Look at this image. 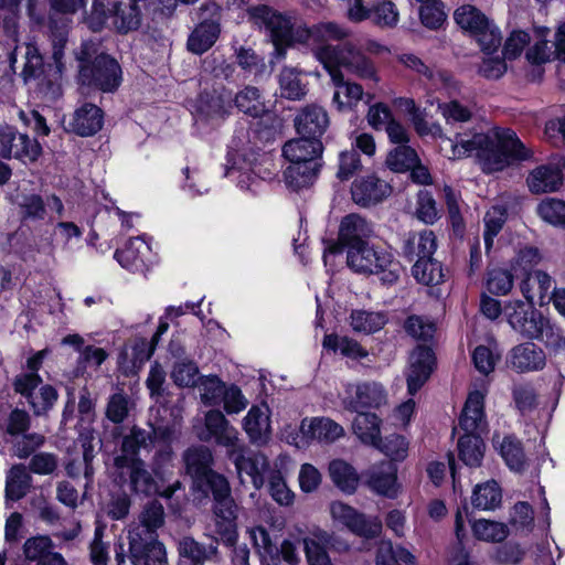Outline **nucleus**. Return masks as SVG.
Returning <instances> with one entry per match:
<instances>
[{
    "mask_svg": "<svg viewBox=\"0 0 565 565\" xmlns=\"http://www.w3.org/2000/svg\"><path fill=\"white\" fill-rule=\"evenodd\" d=\"M184 180L181 189L191 198L200 196L210 191V182L199 168L185 167L182 170Z\"/></svg>",
    "mask_w": 565,
    "mask_h": 565,
    "instance_id": "61",
    "label": "nucleus"
},
{
    "mask_svg": "<svg viewBox=\"0 0 565 565\" xmlns=\"http://www.w3.org/2000/svg\"><path fill=\"white\" fill-rule=\"evenodd\" d=\"M52 61L44 63L43 55L36 43H25L24 65L21 76L24 83L38 81V85L46 94L56 95L60 90V82L65 70L64 49L67 42L64 33L52 34Z\"/></svg>",
    "mask_w": 565,
    "mask_h": 565,
    "instance_id": "3",
    "label": "nucleus"
},
{
    "mask_svg": "<svg viewBox=\"0 0 565 565\" xmlns=\"http://www.w3.org/2000/svg\"><path fill=\"white\" fill-rule=\"evenodd\" d=\"M366 484L375 493L394 499L399 493L397 467L390 461H383L370 467L365 472Z\"/></svg>",
    "mask_w": 565,
    "mask_h": 565,
    "instance_id": "19",
    "label": "nucleus"
},
{
    "mask_svg": "<svg viewBox=\"0 0 565 565\" xmlns=\"http://www.w3.org/2000/svg\"><path fill=\"white\" fill-rule=\"evenodd\" d=\"M103 121V110L94 104L84 103L74 111L70 126L76 135L88 137L102 129Z\"/></svg>",
    "mask_w": 565,
    "mask_h": 565,
    "instance_id": "31",
    "label": "nucleus"
},
{
    "mask_svg": "<svg viewBox=\"0 0 565 565\" xmlns=\"http://www.w3.org/2000/svg\"><path fill=\"white\" fill-rule=\"evenodd\" d=\"M322 149L320 139L300 136L285 143L282 154L289 162L319 166Z\"/></svg>",
    "mask_w": 565,
    "mask_h": 565,
    "instance_id": "30",
    "label": "nucleus"
},
{
    "mask_svg": "<svg viewBox=\"0 0 565 565\" xmlns=\"http://www.w3.org/2000/svg\"><path fill=\"white\" fill-rule=\"evenodd\" d=\"M437 248L436 236L431 231L411 233L403 242L402 254L408 259L433 256Z\"/></svg>",
    "mask_w": 565,
    "mask_h": 565,
    "instance_id": "35",
    "label": "nucleus"
},
{
    "mask_svg": "<svg viewBox=\"0 0 565 565\" xmlns=\"http://www.w3.org/2000/svg\"><path fill=\"white\" fill-rule=\"evenodd\" d=\"M12 444V454L19 458H28L35 449L44 443V437L40 434L23 433L15 437H4L3 443L0 441V454H7V444Z\"/></svg>",
    "mask_w": 565,
    "mask_h": 565,
    "instance_id": "47",
    "label": "nucleus"
},
{
    "mask_svg": "<svg viewBox=\"0 0 565 565\" xmlns=\"http://www.w3.org/2000/svg\"><path fill=\"white\" fill-rule=\"evenodd\" d=\"M537 213L546 223L565 227V201L545 199L537 205Z\"/></svg>",
    "mask_w": 565,
    "mask_h": 565,
    "instance_id": "64",
    "label": "nucleus"
},
{
    "mask_svg": "<svg viewBox=\"0 0 565 565\" xmlns=\"http://www.w3.org/2000/svg\"><path fill=\"white\" fill-rule=\"evenodd\" d=\"M416 565V557L407 548L392 542H381L376 553V565Z\"/></svg>",
    "mask_w": 565,
    "mask_h": 565,
    "instance_id": "53",
    "label": "nucleus"
},
{
    "mask_svg": "<svg viewBox=\"0 0 565 565\" xmlns=\"http://www.w3.org/2000/svg\"><path fill=\"white\" fill-rule=\"evenodd\" d=\"M508 323L523 338L534 340L537 337L545 316L535 310L533 305H526L522 300L509 301L504 307Z\"/></svg>",
    "mask_w": 565,
    "mask_h": 565,
    "instance_id": "16",
    "label": "nucleus"
},
{
    "mask_svg": "<svg viewBox=\"0 0 565 565\" xmlns=\"http://www.w3.org/2000/svg\"><path fill=\"white\" fill-rule=\"evenodd\" d=\"M471 530L477 540L484 542H502L509 535L507 524L487 519H478L471 522Z\"/></svg>",
    "mask_w": 565,
    "mask_h": 565,
    "instance_id": "56",
    "label": "nucleus"
},
{
    "mask_svg": "<svg viewBox=\"0 0 565 565\" xmlns=\"http://www.w3.org/2000/svg\"><path fill=\"white\" fill-rule=\"evenodd\" d=\"M54 550V543L47 535H38L28 539L23 544V554L30 562L40 564L41 559L51 554Z\"/></svg>",
    "mask_w": 565,
    "mask_h": 565,
    "instance_id": "63",
    "label": "nucleus"
},
{
    "mask_svg": "<svg viewBox=\"0 0 565 565\" xmlns=\"http://www.w3.org/2000/svg\"><path fill=\"white\" fill-rule=\"evenodd\" d=\"M381 418L374 413H359L353 420V433L365 445L380 447Z\"/></svg>",
    "mask_w": 565,
    "mask_h": 565,
    "instance_id": "37",
    "label": "nucleus"
},
{
    "mask_svg": "<svg viewBox=\"0 0 565 565\" xmlns=\"http://www.w3.org/2000/svg\"><path fill=\"white\" fill-rule=\"evenodd\" d=\"M298 44L310 47L316 58L324 66L320 51L327 49L341 50L342 44H330L331 41H340L348 36V32L334 22H320L311 28L301 25L297 33Z\"/></svg>",
    "mask_w": 565,
    "mask_h": 565,
    "instance_id": "10",
    "label": "nucleus"
},
{
    "mask_svg": "<svg viewBox=\"0 0 565 565\" xmlns=\"http://www.w3.org/2000/svg\"><path fill=\"white\" fill-rule=\"evenodd\" d=\"M454 19L461 29L468 31L471 35L490 22L479 9L471 4L459 7L454 13Z\"/></svg>",
    "mask_w": 565,
    "mask_h": 565,
    "instance_id": "58",
    "label": "nucleus"
},
{
    "mask_svg": "<svg viewBox=\"0 0 565 565\" xmlns=\"http://www.w3.org/2000/svg\"><path fill=\"white\" fill-rule=\"evenodd\" d=\"M79 63L78 81L82 85L93 86L104 93H113L120 86L121 67L108 54H97V44L84 42L76 52Z\"/></svg>",
    "mask_w": 565,
    "mask_h": 565,
    "instance_id": "4",
    "label": "nucleus"
},
{
    "mask_svg": "<svg viewBox=\"0 0 565 565\" xmlns=\"http://www.w3.org/2000/svg\"><path fill=\"white\" fill-rule=\"evenodd\" d=\"M398 61L406 68L416 72L417 74L426 77L438 88L446 89L449 94L451 92L457 90V83L454 78L445 73L437 72L435 73L428 65H426L417 55L412 53L401 54L398 56Z\"/></svg>",
    "mask_w": 565,
    "mask_h": 565,
    "instance_id": "33",
    "label": "nucleus"
},
{
    "mask_svg": "<svg viewBox=\"0 0 565 565\" xmlns=\"http://www.w3.org/2000/svg\"><path fill=\"white\" fill-rule=\"evenodd\" d=\"M511 366L519 373L541 371L546 365V354L533 342L515 345L510 352Z\"/></svg>",
    "mask_w": 565,
    "mask_h": 565,
    "instance_id": "27",
    "label": "nucleus"
},
{
    "mask_svg": "<svg viewBox=\"0 0 565 565\" xmlns=\"http://www.w3.org/2000/svg\"><path fill=\"white\" fill-rule=\"evenodd\" d=\"M329 473L333 483L343 492L355 491L359 477L354 468L341 459H335L329 465Z\"/></svg>",
    "mask_w": 565,
    "mask_h": 565,
    "instance_id": "49",
    "label": "nucleus"
},
{
    "mask_svg": "<svg viewBox=\"0 0 565 565\" xmlns=\"http://www.w3.org/2000/svg\"><path fill=\"white\" fill-rule=\"evenodd\" d=\"M31 477L22 465L13 466L6 480V505L10 508V501L22 499L30 488Z\"/></svg>",
    "mask_w": 565,
    "mask_h": 565,
    "instance_id": "44",
    "label": "nucleus"
},
{
    "mask_svg": "<svg viewBox=\"0 0 565 565\" xmlns=\"http://www.w3.org/2000/svg\"><path fill=\"white\" fill-rule=\"evenodd\" d=\"M237 109L250 117L258 118L267 113L265 100L255 86L247 85L234 98Z\"/></svg>",
    "mask_w": 565,
    "mask_h": 565,
    "instance_id": "42",
    "label": "nucleus"
},
{
    "mask_svg": "<svg viewBox=\"0 0 565 565\" xmlns=\"http://www.w3.org/2000/svg\"><path fill=\"white\" fill-rule=\"evenodd\" d=\"M220 32L218 23L214 21L201 22L188 39L189 51L195 54H203L215 43Z\"/></svg>",
    "mask_w": 565,
    "mask_h": 565,
    "instance_id": "40",
    "label": "nucleus"
},
{
    "mask_svg": "<svg viewBox=\"0 0 565 565\" xmlns=\"http://www.w3.org/2000/svg\"><path fill=\"white\" fill-rule=\"evenodd\" d=\"M564 160L565 158H559L557 162L542 164L532 170L526 179L530 191L537 194L557 191L563 184Z\"/></svg>",
    "mask_w": 565,
    "mask_h": 565,
    "instance_id": "21",
    "label": "nucleus"
},
{
    "mask_svg": "<svg viewBox=\"0 0 565 565\" xmlns=\"http://www.w3.org/2000/svg\"><path fill=\"white\" fill-rule=\"evenodd\" d=\"M458 451L459 458L465 465L478 467L483 458V440L475 433H466L458 440Z\"/></svg>",
    "mask_w": 565,
    "mask_h": 565,
    "instance_id": "48",
    "label": "nucleus"
},
{
    "mask_svg": "<svg viewBox=\"0 0 565 565\" xmlns=\"http://www.w3.org/2000/svg\"><path fill=\"white\" fill-rule=\"evenodd\" d=\"M534 340L543 342L554 354L565 352V331L547 317L544 318Z\"/></svg>",
    "mask_w": 565,
    "mask_h": 565,
    "instance_id": "55",
    "label": "nucleus"
},
{
    "mask_svg": "<svg viewBox=\"0 0 565 565\" xmlns=\"http://www.w3.org/2000/svg\"><path fill=\"white\" fill-rule=\"evenodd\" d=\"M248 15L253 24L264 32L274 45L271 63L284 60L287 49L298 44L297 33L301 24H297L291 14L268 6H257L248 9Z\"/></svg>",
    "mask_w": 565,
    "mask_h": 565,
    "instance_id": "6",
    "label": "nucleus"
},
{
    "mask_svg": "<svg viewBox=\"0 0 565 565\" xmlns=\"http://www.w3.org/2000/svg\"><path fill=\"white\" fill-rule=\"evenodd\" d=\"M331 81L335 87L333 93L332 103L338 110H349L363 97V88L360 84L345 81L341 70H327Z\"/></svg>",
    "mask_w": 565,
    "mask_h": 565,
    "instance_id": "29",
    "label": "nucleus"
},
{
    "mask_svg": "<svg viewBox=\"0 0 565 565\" xmlns=\"http://www.w3.org/2000/svg\"><path fill=\"white\" fill-rule=\"evenodd\" d=\"M232 96L222 92L201 93L193 105V117L196 122L217 125L225 120L232 111Z\"/></svg>",
    "mask_w": 565,
    "mask_h": 565,
    "instance_id": "13",
    "label": "nucleus"
},
{
    "mask_svg": "<svg viewBox=\"0 0 565 565\" xmlns=\"http://www.w3.org/2000/svg\"><path fill=\"white\" fill-rule=\"evenodd\" d=\"M243 428L252 444H267L271 436L269 406L266 403L253 405L243 419Z\"/></svg>",
    "mask_w": 565,
    "mask_h": 565,
    "instance_id": "22",
    "label": "nucleus"
},
{
    "mask_svg": "<svg viewBox=\"0 0 565 565\" xmlns=\"http://www.w3.org/2000/svg\"><path fill=\"white\" fill-rule=\"evenodd\" d=\"M386 403L384 387L376 382L348 384L342 404L345 409L363 413L364 408H379Z\"/></svg>",
    "mask_w": 565,
    "mask_h": 565,
    "instance_id": "15",
    "label": "nucleus"
},
{
    "mask_svg": "<svg viewBox=\"0 0 565 565\" xmlns=\"http://www.w3.org/2000/svg\"><path fill=\"white\" fill-rule=\"evenodd\" d=\"M107 6L103 0H94L92 12L87 18L89 29L93 31H100L108 18V13H111L114 19L113 23L118 32L127 33L136 30L141 22V12L138 3L131 2H114L111 8Z\"/></svg>",
    "mask_w": 565,
    "mask_h": 565,
    "instance_id": "9",
    "label": "nucleus"
},
{
    "mask_svg": "<svg viewBox=\"0 0 565 565\" xmlns=\"http://www.w3.org/2000/svg\"><path fill=\"white\" fill-rule=\"evenodd\" d=\"M163 524V505L157 500L147 502L138 516V522L132 524L128 532L130 551L135 556H140L145 551H149L156 565L168 564L166 548L158 540L157 533Z\"/></svg>",
    "mask_w": 565,
    "mask_h": 565,
    "instance_id": "5",
    "label": "nucleus"
},
{
    "mask_svg": "<svg viewBox=\"0 0 565 565\" xmlns=\"http://www.w3.org/2000/svg\"><path fill=\"white\" fill-rule=\"evenodd\" d=\"M502 491L495 480L478 483L471 494V504L477 510L492 511L501 504Z\"/></svg>",
    "mask_w": 565,
    "mask_h": 565,
    "instance_id": "39",
    "label": "nucleus"
},
{
    "mask_svg": "<svg viewBox=\"0 0 565 565\" xmlns=\"http://www.w3.org/2000/svg\"><path fill=\"white\" fill-rule=\"evenodd\" d=\"M39 374L18 375L14 380V390L24 396L35 415L47 412L57 399V392L51 385H42Z\"/></svg>",
    "mask_w": 565,
    "mask_h": 565,
    "instance_id": "14",
    "label": "nucleus"
},
{
    "mask_svg": "<svg viewBox=\"0 0 565 565\" xmlns=\"http://www.w3.org/2000/svg\"><path fill=\"white\" fill-rule=\"evenodd\" d=\"M153 445L152 435L145 429L134 427L126 435L121 443L120 455L116 458L126 457V459L141 460L138 454L141 449H148Z\"/></svg>",
    "mask_w": 565,
    "mask_h": 565,
    "instance_id": "45",
    "label": "nucleus"
},
{
    "mask_svg": "<svg viewBox=\"0 0 565 565\" xmlns=\"http://www.w3.org/2000/svg\"><path fill=\"white\" fill-rule=\"evenodd\" d=\"M414 278L426 286L438 285L444 281V271L441 264L433 256L416 259L412 267Z\"/></svg>",
    "mask_w": 565,
    "mask_h": 565,
    "instance_id": "52",
    "label": "nucleus"
},
{
    "mask_svg": "<svg viewBox=\"0 0 565 565\" xmlns=\"http://www.w3.org/2000/svg\"><path fill=\"white\" fill-rule=\"evenodd\" d=\"M154 349L156 345L146 338H137L121 350L118 364L126 372L137 370L151 358Z\"/></svg>",
    "mask_w": 565,
    "mask_h": 565,
    "instance_id": "34",
    "label": "nucleus"
},
{
    "mask_svg": "<svg viewBox=\"0 0 565 565\" xmlns=\"http://www.w3.org/2000/svg\"><path fill=\"white\" fill-rule=\"evenodd\" d=\"M492 443L511 470L521 472L526 468L522 444L515 436L494 434Z\"/></svg>",
    "mask_w": 565,
    "mask_h": 565,
    "instance_id": "32",
    "label": "nucleus"
},
{
    "mask_svg": "<svg viewBox=\"0 0 565 565\" xmlns=\"http://www.w3.org/2000/svg\"><path fill=\"white\" fill-rule=\"evenodd\" d=\"M20 4L0 3V44L13 47L9 56L10 63H17V49L20 39Z\"/></svg>",
    "mask_w": 565,
    "mask_h": 565,
    "instance_id": "25",
    "label": "nucleus"
},
{
    "mask_svg": "<svg viewBox=\"0 0 565 565\" xmlns=\"http://www.w3.org/2000/svg\"><path fill=\"white\" fill-rule=\"evenodd\" d=\"M236 510L232 497L214 501L215 530L221 540L228 546L236 543Z\"/></svg>",
    "mask_w": 565,
    "mask_h": 565,
    "instance_id": "26",
    "label": "nucleus"
},
{
    "mask_svg": "<svg viewBox=\"0 0 565 565\" xmlns=\"http://www.w3.org/2000/svg\"><path fill=\"white\" fill-rule=\"evenodd\" d=\"M295 126L300 136L320 139L329 126V116L318 105L303 107L295 118Z\"/></svg>",
    "mask_w": 565,
    "mask_h": 565,
    "instance_id": "28",
    "label": "nucleus"
},
{
    "mask_svg": "<svg viewBox=\"0 0 565 565\" xmlns=\"http://www.w3.org/2000/svg\"><path fill=\"white\" fill-rule=\"evenodd\" d=\"M248 537L263 562L278 564L279 550L276 542L264 526H254L247 530Z\"/></svg>",
    "mask_w": 565,
    "mask_h": 565,
    "instance_id": "43",
    "label": "nucleus"
},
{
    "mask_svg": "<svg viewBox=\"0 0 565 565\" xmlns=\"http://www.w3.org/2000/svg\"><path fill=\"white\" fill-rule=\"evenodd\" d=\"M347 264L358 274L376 275L385 285L395 284L402 266L387 249L367 243L348 248Z\"/></svg>",
    "mask_w": 565,
    "mask_h": 565,
    "instance_id": "7",
    "label": "nucleus"
},
{
    "mask_svg": "<svg viewBox=\"0 0 565 565\" xmlns=\"http://www.w3.org/2000/svg\"><path fill=\"white\" fill-rule=\"evenodd\" d=\"M114 462L116 468L128 470L130 488L136 493L151 495L158 492L161 497L170 499L175 491L181 488V482L175 481L163 491L159 492L157 482L152 475L147 470L143 460H127L126 457H122L115 458Z\"/></svg>",
    "mask_w": 565,
    "mask_h": 565,
    "instance_id": "12",
    "label": "nucleus"
},
{
    "mask_svg": "<svg viewBox=\"0 0 565 565\" xmlns=\"http://www.w3.org/2000/svg\"><path fill=\"white\" fill-rule=\"evenodd\" d=\"M183 460L188 473L194 479V483H199L204 476L212 471L213 456L206 447L189 448L183 455Z\"/></svg>",
    "mask_w": 565,
    "mask_h": 565,
    "instance_id": "38",
    "label": "nucleus"
},
{
    "mask_svg": "<svg viewBox=\"0 0 565 565\" xmlns=\"http://www.w3.org/2000/svg\"><path fill=\"white\" fill-rule=\"evenodd\" d=\"M451 148V159L475 154L486 173L502 171L516 161L532 157V152L509 128L495 127L488 134H458L456 140H447Z\"/></svg>",
    "mask_w": 565,
    "mask_h": 565,
    "instance_id": "1",
    "label": "nucleus"
},
{
    "mask_svg": "<svg viewBox=\"0 0 565 565\" xmlns=\"http://www.w3.org/2000/svg\"><path fill=\"white\" fill-rule=\"evenodd\" d=\"M319 166L289 162L284 171L285 182L291 190L298 191L315 181Z\"/></svg>",
    "mask_w": 565,
    "mask_h": 565,
    "instance_id": "46",
    "label": "nucleus"
},
{
    "mask_svg": "<svg viewBox=\"0 0 565 565\" xmlns=\"http://www.w3.org/2000/svg\"><path fill=\"white\" fill-rule=\"evenodd\" d=\"M235 57L237 65L256 79L263 77L267 72L264 57L250 47L239 46L235 49Z\"/></svg>",
    "mask_w": 565,
    "mask_h": 565,
    "instance_id": "60",
    "label": "nucleus"
},
{
    "mask_svg": "<svg viewBox=\"0 0 565 565\" xmlns=\"http://www.w3.org/2000/svg\"><path fill=\"white\" fill-rule=\"evenodd\" d=\"M299 429L307 441L320 444H332L344 435L343 427L329 417H306Z\"/></svg>",
    "mask_w": 565,
    "mask_h": 565,
    "instance_id": "23",
    "label": "nucleus"
},
{
    "mask_svg": "<svg viewBox=\"0 0 565 565\" xmlns=\"http://www.w3.org/2000/svg\"><path fill=\"white\" fill-rule=\"evenodd\" d=\"M330 513L334 522L345 526L355 535L373 539L382 531V522L379 518L366 516L341 501L330 504Z\"/></svg>",
    "mask_w": 565,
    "mask_h": 565,
    "instance_id": "11",
    "label": "nucleus"
},
{
    "mask_svg": "<svg viewBox=\"0 0 565 565\" xmlns=\"http://www.w3.org/2000/svg\"><path fill=\"white\" fill-rule=\"evenodd\" d=\"M178 551L181 557L191 562V565H204L217 553V544L203 545L191 536H184L179 541Z\"/></svg>",
    "mask_w": 565,
    "mask_h": 565,
    "instance_id": "41",
    "label": "nucleus"
},
{
    "mask_svg": "<svg viewBox=\"0 0 565 565\" xmlns=\"http://www.w3.org/2000/svg\"><path fill=\"white\" fill-rule=\"evenodd\" d=\"M279 87L281 96L291 99L300 100L307 94V84L300 77L297 68L286 66L279 74Z\"/></svg>",
    "mask_w": 565,
    "mask_h": 565,
    "instance_id": "50",
    "label": "nucleus"
},
{
    "mask_svg": "<svg viewBox=\"0 0 565 565\" xmlns=\"http://www.w3.org/2000/svg\"><path fill=\"white\" fill-rule=\"evenodd\" d=\"M320 56L324 61L326 70L343 67L360 79L371 81L374 84L380 82L375 63L350 42L343 43L341 50L327 49L320 51Z\"/></svg>",
    "mask_w": 565,
    "mask_h": 565,
    "instance_id": "8",
    "label": "nucleus"
},
{
    "mask_svg": "<svg viewBox=\"0 0 565 565\" xmlns=\"http://www.w3.org/2000/svg\"><path fill=\"white\" fill-rule=\"evenodd\" d=\"M200 439L204 441L214 440L217 445L232 449L231 458L242 483L244 482L243 476L246 475L250 478L255 489L258 490L264 486L266 473L269 470L267 457L259 451L236 450L238 431L230 425L220 411L206 413L205 430L200 434Z\"/></svg>",
    "mask_w": 565,
    "mask_h": 565,
    "instance_id": "2",
    "label": "nucleus"
},
{
    "mask_svg": "<svg viewBox=\"0 0 565 565\" xmlns=\"http://www.w3.org/2000/svg\"><path fill=\"white\" fill-rule=\"evenodd\" d=\"M374 225L364 216L351 213L345 215L340 223L339 241L348 248L367 243L374 236Z\"/></svg>",
    "mask_w": 565,
    "mask_h": 565,
    "instance_id": "24",
    "label": "nucleus"
},
{
    "mask_svg": "<svg viewBox=\"0 0 565 565\" xmlns=\"http://www.w3.org/2000/svg\"><path fill=\"white\" fill-rule=\"evenodd\" d=\"M114 257L121 267L130 271H142L149 269L156 262L152 253L151 238L141 235L130 238L124 248L117 249Z\"/></svg>",
    "mask_w": 565,
    "mask_h": 565,
    "instance_id": "17",
    "label": "nucleus"
},
{
    "mask_svg": "<svg viewBox=\"0 0 565 565\" xmlns=\"http://www.w3.org/2000/svg\"><path fill=\"white\" fill-rule=\"evenodd\" d=\"M350 318L352 329L366 334L381 330L387 321L384 313L366 310H354Z\"/></svg>",
    "mask_w": 565,
    "mask_h": 565,
    "instance_id": "59",
    "label": "nucleus"
},
{
    "mask_svg": "<svg viewBox=\"0 0 565 565\" xmlns=\"http://www.w3.org/2000/svg\"><path fill=\"white\" fill-rule=\"evenodd\" d=\"M507 207L502 204H494L486 212V215L483 217V238L487 252H490V249L492 248L494 237L501 232L507 221Z\"/></svg>",
    "mask_w": 565,
    "mask_h": 565,
    "instance_id": "54",
    "label": "nucleus"
},
{
    "mask_svg": "<svg viewBox=\"0 0 565 565\" xmlns=\"http://www.w3.org/2000/svg\"><path fill=\"white\" fill-rule=\"evenodd\" d=\"M391 193L390 183L374 174L359 178L351 185L352 200L363 207L376 205L388 198Z\"/></svg>",
    "mask_w": 565,
    "mask_h": 565,
    "instance_id": "18",
    "label": "nucleus"
},
{
    "mask_svg": "<svg viewBox=\"0 0 565 565\" xmlns=\"http://www.w3.org/2000/svg\"><path fill=\"white\" fill-rule=\"evenodd\" d=\"M435 364L434 352L430 348L418 345L409 356L407 373V390L411 395L416 394L429 379Z\"/></svg>",
    "mask_w": 565,
    "mask_h": 565,
    "instance_id": "20",
    "label": "nucleus"
},
{
    "mask_svg": "<svg viewBox=\"0 0 565 565\" xmlns=\"http://www.w3.org/2000/svg\"><path fill=\"white\" fill-rule=\"evenodd\" d=\"M313 539H303V548L309 565H331L329 555L324 545L329 543V534L326 531L318 530L313 533Z\"/></svg>",
    "mask_w": 565,
    "mask_h": 565,
    "instance_id": "51",
    "label": "nucleus"
},
{
    "mask_svg": "<svg viewBox=\"0 0 565 565\" xmlns=\"http://www.w3.org/2000/svg\"><path fill=\"white\" fill-rule=\"evenodd\" d=\"M417 162V153L407 145L397 146L388 152L386 166L395 172L409 170Z\"/></svg>",
    "mask_w": 565,
    "mask_h": 565,
    "instance_id": "62",
    "label": "nucleus"
},
{
    "mask_svg": "<svg viewBox=\"0 0 565 565\" xmlns=\"http://www.w3.org/2000/svg\"><path fill=\"white\" fill-rule=\"evenodd\" d=\"M484 396L486 393L481 391H473L468 395L459 418V426L466 433H475L483 425Z\"/></svg>",
    "mask_w": 565,
    "mask_h": 565,
    "instance_id": "36",
    "label": "nucleus"
},
{
    "mask_svg": "<svg viewBox=\"0 0 565 565\" xmlns=\"http://www.w3.org/2000/svg\"><path fill=\"white\" fill-rule=\"evenodd\" d=\"M322 344L327 350L339 351L342 355L354 360H360L367 355V352L355 340L348 337L326 334Z\"/></svg>",
    "mask_w": 565,
    "mask_h": 565,
    "instance_id": "57",
    "label": "nucleus"
}]
</instances>
